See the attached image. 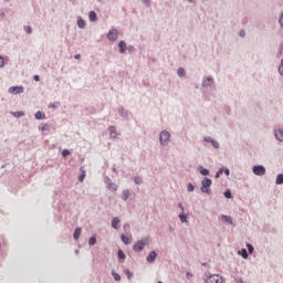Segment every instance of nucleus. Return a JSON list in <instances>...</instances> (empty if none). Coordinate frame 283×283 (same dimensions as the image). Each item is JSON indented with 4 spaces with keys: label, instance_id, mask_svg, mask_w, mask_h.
Returning a JSON list of instances; mask_svg holds the SVG:
<instances>
[{
    "label": "nucleus",
    "instance_id": "nucleus-1",
    "mask_svg": "<svg viewBox=\"0 0 283 283\" xmlns=\"http://www.w3.org/2000/svg\"><path fill=\"white\" fill-rule=\"evenodd\" d=\"M150 241L151 239L149 237L143 238L142 240L135 242V244L133 245V251H135V253H140V251L145 249V247H149Z\"/></svg>",
    "mask_w": 283,
    "mask_h": 283
},
{
    "label": "nucleus",
    "instance_id": "nucleus-2",
    "mask_svg": "<svg viewBox=\"0 0 283 283\" xmlns=\"http://www.w3.org/2000/svg\"><path fill=\"white\" fill-rule=\"evenodd\" d=\"M171 142V133L168 130H161L159 133V145L161 147H167L169 143Z\"/></svg>",
    "mask_w": 283,
    "mask_h": 283
},
{
    "label": "nucleus",
    "instance_id": "nucleus-3",
    "mask_svg": "<svg viewBox=\"0 0 283 283\" xmlns=\"http://www.w3.org/2000/svg\"><path fill=\"white\" fill-rule=\"evenodd\" d=\"M213 185V181L208 178V177H205L202 180H201V192L202 193H208V196H211V186Z\"/></svg>",
    "mask_w": 283,
    "mask_h": 283
},
{
    "label": "nucleus",
    "instance_id": "nucleus-4",
    "mask_svg": "<svg viewBox=\"0 0 283 283\" xmlns=\"http://www.w3.org/2000/svg\"><path fill=\"white\" fill-rule=\"evenodd\" d=\"M216 83V80H213V76H205L202 82H201V87L207 90V87H213V84Z\"/></svg>",
    "mask_w": 283,
    "mask_h": 283
},
{
    "label": "nucleus",
    "instance_id": "nucleus-5",
    "mask_svg": "<svg viewBox=\"0 0 283 283\" xmlns=\"http://www.w3.org/2000/svg\"><path fill=\"white\" fill-rule=\"evenodd\" d=\"M206 283H224V279L219 274H212L206 279Z\"/></svg>",
    "mask_w": 283,
    "mask_h": 283
},
{
    "label": "nucleus",
    "instance_id": "nucleus-6",
    "mask_svg": "<svg viewBox=\"0 0 283 283\" xmlns=\"http://www.w3.org/2000/svg\"><path fill=\"white\" fill-rule=\"evenodd\" d=\"M254 176H264L266 174V168L262 165H256L252 168Z\"/></svg>",
    "mask_w": 283,
    "mask_h": 283
},
{
    "label": "nucleus",
    "instance_id": "nucleus-7",
    "mask_svg": "<svg viewBox=\"0 0 283 283\" xmlns=\"http://www.w3.org/2000/svg\"><path fill=\"white\" fill-rule=\"evenodd\" d=\"M104 182H105L107 189H109V191L118 190V186L116 184L112 182V179H109V177H105Z\"/></svg>",
    "mask_w": 283,
    "mask_h": 283
},
{
    "label": "nucleus",
    "instance_id": "nucleus-8",
    "mask_svg": "<svg viewBox=\"0 0 283 283\" xmlns=\"http://www.w3.org/2000/svg\"><path fill=\"white\" fill-rule=\"evenodd\" d=\"M203 140H205V143H210V145L214 149H220V143H218V140L213 139L211 136H205Z\"/></svg>",
    "mask_w": 283,
    "mask_h": 283
},
{
    "label": "nucleus",
    "instance_id": "nucleus-9",
    "mask_svg": "<svg viewBox=\"0 0 283 283\" xmlns=\"http://www.w3.org/2000/svg\"><path fill=\"white\" fill-rule=\"evenodd\" d=\"M106 36H107L108 41H116V39H118V30L111 29Z\"/></svg>",
    "mask_w": 283,
    "mask_h": 283
},
{
    "label": "nucleus",
    "instance_id": "nucleus-10",
    "mask_svg": "<svg viewBox=\"0 0 283 283\" xmlns=\"http://www.w3.org/2000/svg\"><path fill=\"white\" fill-rule=\"evenodd\" d=\"M23 92H25L23 86H11L9 88V94H23Z\"/></svg>",
    "mask_w": 283,
    "mask_h": 283
},
{
    "label": "nucleus",
    "instance_id": "nucleus-11",
    "mask_svg": "<svg viewBox=\"0 0 283 283\" xmlns=\"http://www.w3.org/2000/svg\"><path fill=\"white\" fill-rule=\"evenodd\" d=\"M158 258V253H156V251H151L147 256H146V261L148 262V264H154V262H156V259Z\"/></svg>",
    "mask_w": 283,
    "mask_h": 283
},
{
    "label": "nucleus",
    "instance_id": "nucleus-12",
    "mask_svg": "<svg viewBox=\"0 0 283 283\" xmlns=\"http://www.w3.org/2000/svg\"><path fill=\"white\" fill-rule=\"evenodd\" d=\"M118 48L119 54H125L127 52V42H125V40L119 41Z\"/></svg>",
    "mask_w": 283,
    "mask_h": 283
},
{
    "label": "nucleus",
    "instance_id": "nucleus-13",
    "mask_svg": "<svg viewBox=\"0 0 283 283\" xmlns=\"http://www.w3.org/2000/svg\"><path fill=\"white\" fill-rule=\"evenodd\" d=\"M274 136L279 140V143H283V128L275 129Z\"/></svg>",
    "mask_w": 283,
    "mask_h": 283
},
{
    "label": "nucleus",
    "instance_id": "nucleus-14",
    "mask_svg": "<svg viewBox=\"0 0 283 283\" xmlns=\"http://www.w3.org/2000/svg\"><path fill=\"white\" fill-rule=\"evenodd\" d=\"M118 114L122 116V118H129V111L125 109L123 106L118 108Z\"/></svg>",
    "mask_w": 283,
    "mask_h": 283
},
{
    "label": "nucleus",
    "instance_id": "nucleus-15",
    "mask_svg": "<svg viewBox=\"0 0 283 283\" xmlns=\"http://www.w3.org/2000/svg\"><path fill=\"white\" fill-rule=\"evenodd\" d=\"M130 196H132V192L129 191V189H124L122 191V200H124V202H126V200H129Z\"/></svg>",
    "mask_w": 283,
    "mask_h": 283
},
{
    "label": "nucleus",
    "instance_id": "nucleus-16",
    "mask_svg": "<svg viewBox=\"0 0 283 283\" xmlns=\"http://www.w3.org/2000/svg\"><path fill=\"white\" fill-rule=\"evenodd\" d=\"M88 19H90L91 23H95V21H98V15L94 11H91L88 13Z\"/></svg>",
    "mask_w": 283,
    "mask_h": 283
},
{
    "label": "nucleus",
    "instance_id": "nucleus-17",
    "mask_svg": "<svg viewBox=\"0 0 283 283\" xmlns=\"http://www.w3.org/2000/svg\"><path fill=\"white\" fill-rule=\"evenodd\" d=\"M118 224H120V219L118 217L113 218L111 222L113 229H118Z\"/></svg>",
    "mask_w": 283,
    "mask_h": 283
},
{
    "label": "nucleus",
    "instance_id": "nucleus-18",
    "mask_svg": "<svg viewBox=\"0 0 283 283\" xmlns=\"http://www.w3.org/2000/svg\"><path fill=\"white\" fill-rule=\"evenodd\" d=\"M108 132L112 138H116V136H118V133H116V126H109Z\"/></svg>",
    "mask_w": 283,
    "mask_h": 283
},
{
    "label": "nucleus",
    "instance_id": "nucleus-19",
    "mask_svg": "<svg viewBox=\"0 0 283 283\" xmlns=\"http://www.w3.org/2000/svg\"><path fill=\"white\" fill-rule=\"evenodd\" d=\"M177 76H179V78H185V76H187V71H185L184 67H179L177 70Z\"/></svg>",
    "mask_w": 283,
    "mask_h": 283
},
{
    "label": "nucleus",
    "instance_id": "nucleus-20",
    "mask_svg": "<svg viewBox=\"0 0 283 283\" xmlns=\"http://www.w3.org/2000/svg\"><path fill=\"white\" fill-rule=\"evenodd\" d=\"M35 120H45V113L38 111L35 113Z\"/></svg>",
    "mask_w": 283,
    "mask_h": 283
},
{
    "label": "nucleus",
    "instance_id": "nucleus-21",
    "mask_svg": "<svg viewBox=\"0 0 283 283\" xmlns=\"http://www.w3.org/2000/svg\"><path fill=\"white\" fill-rule=\"evenodd\" d=\"M179 220L180 222H182L184 224H188L189 220L187 219V214H185V212H180L179 213Z\"/></svg>",
    "mask_w": 283,
    "mask_h": 283
},
{
    "label": "nucleus",
    "instance_id": "nucleus-22",
    "mask_svg": "<svg viewBox=\"0 0 283 283\" xmlns=\"http://www.w3.org/2000/svg\"><path fill=\"white\" fill-rule=\"evenodd\" d=\"M238 255H241L243 260H247L249 258V252H247V249H241L238 251Z\"/></svg>",
    "mask_w": 283,
    "mask_h": 283
},
{
    "label": "nucleus",
    "instance_id": "nucleus-23",
    "mask_svg": "<svg viewBox=\"0 0 283 283\" xmlns=\"http://www.w3.org/2000/svg\"><path fill=\"white\" fill-rule=\"evenodd\" d=\"M117 258H118L119 262H125V259L127 258V255H125V252H123V250H118Z\"/></svg>",
    "mask_w": 283,
    "mask_h": 283
},
{
    "label": "nucleus",
    "instance_id": "nucleus-24",
    "mask_svg": "<svg viewBox=\"0 0 283 283\" xmlns=\"http://www.w3.org/2000/svg\"><path fill=\"white\" fill-rule=\"evenodd\" d=\"M221 220L223 222H227L228 224H233V219H231V217L227 216V214H222L221 216Z\"/></svg>",
    "mask_w": 283,
    "mask_h": 283
},
{
    "label": "nucleus",
    "instance_id": "nucleus-25",
    "mask_svg": "<svg viewBox=\"0 0 283 283\" xmlns=\"http://www.w3.org/2000/svg\"><path fill=\"white\" fill-rule=\"evenodd\" d=\"M11 115L14 116V118H21L25 116V113L23 111H18V112H11Z\"/></svg>",
    "mask_w": 283,
    "mask_h": 283
},
{
    "label": "nucleus",
    "instance_id": "nucleus-26",
    "mask_svg": "<svg viewBox=\"0 0 283 283\" xmlns=\"http://www.w3.org/2000/svg\"><path fill=\"white\" fill-rule=\"evenodd\" d=\"M199 174H201V176H209V169L199 166Z\"/></svg>",
    "mask_w": 283,
    "mask_h": 283
},
{
    "label": "nucleus",
    "instance_id": "nucleus-27",
    "mask_svg": "<svg viewBox=\"0 0 283 283\" xmlns=\"http://www.w3.org/2000/svg\"><path fill=\"white\" fill-rule=\"evenodd\" d=\"M85 25H86L85 20L80 18L77 20V27L80 28V30H84Z\"/></svg>",
    "mask_w": 283,
    "mask_h": 283
},
{
    "label": "nucleus",
    "instance_id": "nucleus-28",
    "mask_svg": "<svg viewBox=\"0 0 283 283\" xmlns=\"http://www.w3.org/2000/svg\"><path fill=\"white\" fill-rule=\"evenodd\" d=\"M74 240H78L81 238V228H76L73 233Z\"/></svg>",
    "mask_w": 283,
    "mask_h": 283
},
{
    "label": "nucleus",
    "instance_id": "nucleus-29",
    "mask_svg": "<svg viewBox=\"0 0 283 283\" xmlns=\"http://www.w3.org/2000/svg\"><path fill=\"white\" fill-rule=\"evenodd\" d=\"M40 132H50V126L48 124H42L39 126Z\"/></svg>",
    "mask_w": 283,
    "mask_h": 283
},
{
    "label": "nucleus",
    "instance_id": "nucleus-30",
    "mask_svg": "<svg viewBox=\"0 0 283 283\" xmlns=\"http://www.w3.org/2000/svg\"><path fill=\"white\" fill-rule=\"evenodd\" d=\"M275 185H283V174L276 176Z\"/></svg>",
    "mask_w": 283,
    "mask_h": 283
},
{
    "label": "nucleus",
    "instance_id": "nucleus-31",
    "mask_svg": "<svg viewBox=\"0 0 283 283\" xmlns=\"http://www.w3.org/2000/svg\"><path fill=\"white\" fill-rule=\"evenodd\" d=\"M277 23H279L280 28H282V30H283V11H281V13L279 14Z\"/></svg>",
    "mask_w": 283,
    "mask_h": 283
},
{
    "label": "nucleus",
    "instance_id": "nucleus-32",
    "mask_svg": "<svg viewBox=\"0 0 283 283\" xmlns=\"http://www.w3.org/2000/svg\"><path fill=\"white\" fill-rule=\"evenodd\" d=\"M82 174L78 177V181L83 182V180H85V169H83V167L80 168Z\"/></svg>",
    "mask_w": 283,
    "mask_h": 283
},
{
    "label": "nucleus",
    "instance_id": "nucleus-33",
    "mask_svg": "<svg viewBox=\"0 0 283 283\" xmlns=\"http://www.w3.org/2000/svg\"><path fill=\"white\" fill-rule=\"evenodd\" d=\"M277 72H279L280 76L283 77V59L280 62V65L277 67Z\"/></svg>",
    "mask_w": 283,
    "mask_h": 283
},
{
    "label": "nucleus",
    "instance_id": "nucleus-34",
    "mask_svg": "<svg viewBox=\"0 0 283 283\" xmlns=\"http://www.w3.org/2000/svg\"><path fill=\"white\" fill-rule=\"evenodd\" d=\"M134 182H135V185H143V177L135 176Z\"/></svg>",
    "mask_w": 283,
    "mask_h": 283
},
{
    "label": "nucleus",
    "instance_id": "nucleus-35",
    "mask_svg": "<svg viewBox=\"0 0 283 283\" xmlns=\"http://www.w3.org/2000/svg\"><path fill=\"white\" fill-rule=\"evenodd\" d=\"M125 275L128 277V280H132L134 277V273L129 270H124Z\"/></svg>",
    "mask_w": 283,
    "mask_h": 283
},
{
    "label": "nucleus",
    "instance_id": "nucleus-36",
    "mask_svg": "<svg viewBox=\"0 0 283 283\" xmlns=\"http://www.w3.org/2000/svg\"><path fill=\"white\" fill-rule=\"evenodd\" d=\"M120 240L124 244H129V239L125 234L120 235Z\"/></svg>",
    "mask_w": 283,
    "mask_h": 283
},
{
    "label": "nucleus",
    "instance_id": "nucleus-37",
    "mask_svg": "<svg viewBox=\"0 0 283 283\" xmlns=\"http://www.w3.org/2000/svg\"><path fill=\"white\" fill-rule=\"evenodd\" d=\"M2 67H6V57H3L2 55H0V70Z\"/></svg>",
    "mask_w": 283,
    "mask_h": 283
},
{
    "label": "nucleus",
    "instance_id": "nucleus-38",
    "mask_svg": "<svg viewBox=\"0 0 283 283\" xmlns=\"http://www.w3.org/2000/svg\"><path fill=\"white\" fill-rule=\"evenodd\" d=\"M112 275H113V277H114V280H115L116 282H120V274H118V273H116V272H112Z\"/></svg>",
    "mask_w": 283,
    "mask_h": 283
},
{
    "label": "nucleus",
    "instance_id": "nucleus-39",
    "mask_svg": "<svg viewBox=\"0 0 283 283\" xmlns=\"http://www.w3.org/2000/svg\"><path fill=\"white\" fill-rule=\"evenodd\" d=\"M196 187L193 186V184L189 182L187 185V191L191 192V191H195Z\"/></svg>",
    "mask_w": 283,
    "mask_h": 283
},
{
    "label": "nucleus",
    "instance_id": "nucleus-40",
    "mask_svg": "<svg viewBox=\"0 0 283 283\" xmlns=\"http://www.w3.org/2000/svg\"><path fill=\"white\" fill-rule=\"evenodd\" d=\"M88 244H90V247H94V244H96V237H92V238L88 240Z\"/></svg>",
    "mask_w": 283,
    "mask_h": 283
},
{
    "label": "nucleus",
    "instance_id": "nucleus-41",
    "mask_svg": "<svg viewBox=\"0 0 283 283\" xmlns=\"http://www.w3.org/2000/svg\"><path fill=\"white\" fill-rule=\"evenodd\" d=\"M221 174H224V168H220V169L216 172L214 178H220V175H221Z\"/></svg>",
    "mask_w": 283,
    "mask_h": 283
},
{
    "label": "nucleus",
    "instance_id": "nucleus-42",
    "mask_svg": "<svg viewBox=\"0 0 283 283\" xmlns=\"http://www.w3.org/2000/svg\"><path fill=\"white\" fill-rule=\"evenodd\" d=\"M24 32H27L28 34H32V27L27 25L23 28Z\"/></svg>",
    "mask_w": 283,
    "mask_h": 283
},
{
    "label": "nucleus",
    "instance_id": "nucleus-43",
    "mask_svg": "<svg viewBox=\"0 0 283 283\" xmlns=\"http://www.w3.org/2000/svg\"><path fill=\"white\" fill-rule=\"evenodd\" d=\"M142 2L144 3V6H146V8H149L151 6V0H142Z\"/></svg>",
    "mask_w": 283,
    "mask_h": 283
},
{
    "label": "nucleus",
    "instance_id": "nucleus-44",
    "mask_svg": "<svg viewBox=\"0 0 283 283\" xmlns=\"http://www.w3.org/2000/svg\"><path fill=\"white\" fill-rule=\"evenodd\" d=\"M224 198H228V199L233 198V196L231 195V190H227V191L224 192Z\"/></svg>",
    "mask_w": 283,
    "mask_h": 283
},
{
    "label": "nucleus",
    "instance_id": "nucleus-45",
    "mask_svg": "<svg viewBox=\"0 0 283 283\" xmlns=\"http://www.w3.org/2000/svg\"><path fill=\"white\" fill-rule=\"evenodd\" d=\"M67 156H70V151H69L67 149H64V150L62 151V157H63V158H67Z\"/></svg>",
    "mask_w": 283,
    "mask_h": 283
},
{
    "label": "nucleus",
    "instance_id": "nucleus-46",
    "mask_svg": "<svg viewBox=\"0 0 283 283\" xmlns=\"http://www.w3.org/2000/svg\"><path fill=\"white\" fill-rule=\"evenodd\" d=\"M247 249H248L249 253H253L254 249L250 243L247 244Z\"/></svg>",
    "mask_w": 283,
    "mask_h": 283
},
{
    "label": "nucleus",
    "instance_id": "nucleus-47",
    "mask_svg": "<svg viewBox=\"0 0 283 283\" xmlns=\"http://www.w3.org/2000/svg\"><path fill=\"white\" fill-rule=\"evenodd\" d=\"M223 174H226V176H231V170H229V168H223Z\"/></svg>",
    "mask_w": 283,
    "mask_h": 283
},
{
    "label": "nucleus",
    "instance_id": "nucleus-48",
    "mask_svg": "<svg viewBox=\"0 0 283 283\" xmlns=\"http://www.w3.org/2000/svg\"><path fill=\"white\" fill-rule=\"evenodd\" d=\"M177 207H179V209H181V213H185V206H182V202H179L177 205Z\"/></svg>",
    "mask_w": 283,
    "mask_h": 283
},
{
    "label": "nucleus",
    "instance_id": "nucleus-49",
    "mask_svg": "<svg viewBox=\"0 0 283 283\" xmlns=\"http://www.w3.org/2000/svg\"><path fill=\"white\" fill-rule=\"evenodd\" d=\"M239 36H241V39H244V36H247V33L244 32V30H241L239 32Z\"/></svg>",
    "mask_w": 283,
    "mask_h": 283
},
{
    "label": "nucleus",
    "instance_id": "nucleus-50",
    "mask_svg": "<svg viewBox=\"0 0 283 283\" xmlns=\"http://www.w3.org/2000/svg\"><path fill=\"white\" fill-rule=\"evenodd\" d=\"M33 81H35L36 83H39V81H41V77L39 75H34L33 76Z\"/></svg>",
    "mask_w": 283,
    "mask_h": 283
},
{
    "label": "nucleus",
    "instance_id": "nucleus-51",
    "mask_svg": "<svg viewBox=\"0 0 283 283\" xmlns=\"http://www.w3.org/2000/svg\"><path fill=\"white\" fill-rule=\"evenodd\" d=\"M186 277H188V280H190V277H193V274L191 272H187Z\"/></svg>",
    "mask_w": 283,
    "mask_h": 283
},
{
    "label": "nucleus",
    "instance_id": "nucleus-52",
    "mask_svg": "<svg viewBox=\"0 0 283 283\" xmlns=\"http://www.w3.org/2000/svg\"><path fill=\"white\" fill-rule=\"evenodd\" d=\"M74 59H75L76 61H78V60L81 59V54H75V55H74Z\"/></svg>",
    "mask_w": 283,
    "mask_h": 283
},
{
    "label": "nucleus",
    "instance_id": "nucleus-53",
    "mask_svg": "<svg viewBox=\"0 0 283 283\" xmlns=\"http://www.w3.org/2000/svg\"><path fill=\"white\" fill-rule=\"evenodd\" d=\"M50 107H52L53 109H56V104H50Z\"/></svg>",
    "mask_w": 283,
    "mask_h": 283
},
{
    "label": "nucleus",
    "instance_id": "nucleus-54",
    "mask_svg": "<svg viewBox=\"0 0 283 283\" xmlns=\"http://www.w3.org/2000/svg\"><path fill=\"white\" fill-rule=\"evenodd\" d=\"M126 50H129V52H132L134 50V46H127Z\"/></svg>",
    "mask_w": 283,
    "mask_h": 283
},
{
    "label": "nucleus",
    "instance_id": "nucleus-55",
    "mask_svg": "<svg viewBox=\"0 0 283 283\" xmlns=\"http://www.w3.org/2000/svg\"><path fill=\"white\" fill-rule=\"evenodd\" d=\"M0 17H6V12H1V13H0Z\"/></svg>",
    "mask_w": 283,
    "mask_h": 283
},
{
    "label": "nucleus",
    "instance_id": "nucleus-56",
    "mask_svg": "<svg viewBox=\"0 0 283 283\" xmlns=\"http://www.w3.org/2000/svg\"><path fill=\"white\" fill-rule=\"evenodd\" d=\"M112 170H113V172H114V174H116V167H113V169H112Z\"/></svg>",
    "mask_w": 283,
    "mask_h": 283
},
{
    "label": "nucleus",
    "instance_id": "nucleus-57",
    "mask_svg": "<svg viewBox=\"0 0 283 283\" xmlns=\"http://www.w3.org/2000/svg\"><path fill=\"white\" fill-rule=\"evenodd\" d=\"M189 1V3H191L193 0H188Z\"/></svg>",
    "mask_w": 283,
    "mask_h": 283
},
{
    "label": "nucleus",
    "instance_id": "nucleus-58",
    "mask_svg": "<svg viewBox=\"0 0 283 283\" xmlns=\"http://www.w3.org/2000/svg\"><path fill=\"white\" fill-rule=\"evenodd\" d=\"M7 2H9L10 0H6Z\"/></svg>",
    "mask_w": 283,
    "mask_h": 283
},
{
    "label": "nucleus",
    "instance_id": "nucleus-59",
    "mask_svg": "<svg viewBox=\"0 0 283 283\" xmlns=\"http://www.w3.org/2000/svg\"><path fill=\"white\" fill-rule=\"evenodd\" d=\"M97 1H101V0H97Z\"/></svg>",
    "mask_w": 283,
    "mask_h": 283
},
{
    "label": "nucleus",
    "instance_id": "nucleus-60",
    "mask_svg": "<svg viewBox=\"0 0 283 283\" xmlns=\"http://www.w3.org/2000/svg\"><path fill=\"white\" fill-rule=\"evenodd\" d=\"M0 247H1V243H0Z\"/></svg>",
    "mask_w": 283,
    "mask_h": 283
}]
</instances>
